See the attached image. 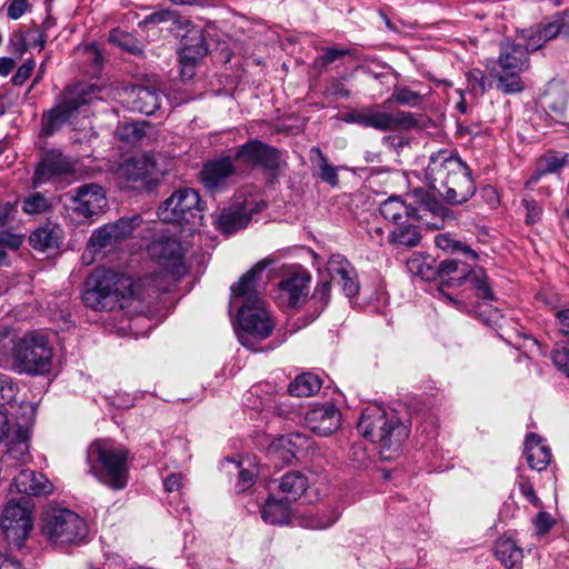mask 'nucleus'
I'll return each mask as SVG.
<instances>
[{
  "label": "nucleus",
  "instance_id": "28",
  "mask_svg": "<svg viewBox=\"0 0 569 569\" xmlns=\"http://www.w3.org/2000/svg\"><path fill=\"white\" fill-rule=\"evenodd\" d=\"M129 99L133 111L151 116L160 109L162 96L157 88L133 86L129 90Z\"/></svg>",
  "mask_w": 569,
  "mask_h": 569
},
{
  "label": "nucleus",
  "instance_id": "46",
  "mask_svg": "<svg viewBox=\"0 0 569 569\" xmlns=\"http://www.w3.org/2000/svg\"><path fill=\"white\" fill-rule=\"evenodd\" d=\"M561 36L560 30L558 28L557 19L555 14L550 18V21L538 26L535 33L531 36V44L535 48H539L542 43L555 39L556 37Z\"/></svg>",
  "mask_w": 569,
  "mask_h": 569
},
{
  "label": "nucleus",
  "instance_id": "61",
  "mask_svg": "<svg viewBox=\"0 0 569 569\" xmlns=\"http://www.w3.org/2000/svg\"><path fill=\"white\" fill-rule=\"evenodd\" d=\"M239 472H238V481H237V489L239 492H242L250 488L254 483L256 475L252 470L241 468L240 465H238Z\"/></svg>",
  "mask_w": 569,
  "mask_h": 569
},
{
  "label": "nucleus",
  "instance_id": "51",
  "mask_svg": "<svg viewBox=\"0 0 569 569\" xmlns=\"http://www.w3.org/2000/svg\"><path fill=\"white\" fill-rule=\"evenodd\" d=\"M18 385L4 373H0V409L7 410L6 405L16 400Z\"/></svg>",
  "mask_w": 569,
  "mask_h": 569
},
{
  "label": "nucleus",
  "instance_id": "19",
  "mask_svg": "<svg viewBox=\"0 0 569 569\" xmlns=\"http://www.w3.org/2000/svg\"><path fill=\"white\" fill-rule=\"evenodd\" d=\"M72 210L87 220H94L107 206L103 188L98 183L82 184L70 196Z\"/></svg>",
  "mask_w": 569,
  "mask_h": 569
},
{
  "label": "nucleus",
  "instance_id": "60",
  "mask_svg": "<svg viewBox=\"0 0 569 569\" xmlns=\"http://www.w3.org/2000/svg\"><path fill=\"white\" fill-rule=\"evenodd\" d=\"M30 8L28 0H12L7 7V16L12 20L20 19Z\"/></svg>",
  "mask_w": 569,
  "mask_h": 569
},
{
  "label": "nucleus",
  "instance_id": "23",
  "mask_svg": "<svg viewBox=\"0 0 569 569\" xmlns=\"http://www.w3.org/2000/svg\"><path fill=\"white\" fill-rule=\"evenodd\" d=\"M120 173L128 181L140 182L147 189L158 183L159 170L152 156L127 159L120 167Z\"/></svg>",
  "mask_w": 569,
  "mask_h": 569
},
{
  "label": "nucleus",
  "instance_id": "26",
  "mask_svg": "<svg viewBox=\"0 0 569 569\" xmlns=\"http://www.w3.org/2000/svg\"><path fill=\"white\" fill-rule=\"evenodd\" d=\"M569 164V153L558 150H548L536 160L533 173L526 182V188H532L538 181L551 173H559Z\"/></svg>",
  "mask_w": 569,
  "mask_h": 569
},
{
  "label": "nucleus",
  "instance_id": "62",
  "mask_svg": "<svg viewBox=\"0 0 569 569\" xmlns=\"http://www.w3.org/2000/svg\"><path fill=\"white\" fill-rule=\"evenodd\" d=\"M556 326L560 335L569 342V308L557 311Z\"/></svg>",
  "mask_w": 569,
  "mask_h": 569
},
{
  "label": "nucleus",
  "instance_id": "30",
  "mask_svg": "<svg viewBox=\"0 0 569 569\" xmlns=\"http://www.w3.org/2000/svg\"><path fill=\"white\" fill-rule=\"evenodd\" d=\"M310 277L307 273H293L279 283L281 297L287 298L290 307L301 305L307 297Z\"/></svg>",
  "mask_w": 569,
  "mask_h": 569
},
{
  "label": "nucleus",
  "instance_id": "14",
  "mask_svg": "<svg viewBox=\"0 0 569 569\" xmlns=\"http://www.w3.org/2000/svg\"><path fill=\"white\" fill-rule=\"evenodd\" d=\"M273 262L272 258H264L248 270L238 282L230 287L231 301L241 300L242 305L264 302L262 299V291L264 289L262 274Z\"/></svg>",
  "mask_w": 569,
  "mask_h": 569
},
{
  "label": "nucleus",
  "instance_id": "54",
  "mask_svg": "<svg viewBox=\"0 0 569 569\" xmlns=\"http://www.w3.org/2000/svg\"><path fill=\"white\" fill-rule=\"evenodd\" d=\"M339 516L340 513L336 508H326L312 517L307 526L311 529H326L332 526Z\"/></svg>",
  "mask_w": 569,
  "mask_h": 569
},
{
  "label": "nucleus",
  "instance_id": "27",
  "mask_svg": "<svg viewBox=\"0 0 569 569\" xmlns=\"http://www.w3.org/2000/svg\"><path fill=\"white\" fill-rule=\"evenodd\" d=\"M13 486L18 492L26 495L24 497L28 498L31 496H46L53 490V485L44 475L30 469L21 470L13 478Z\"/></svg>",
  "mask_w": 569,
  "mask_h": 569
},
{
  "label": "nucleus",
  "instance_id": "47",
  "mask_svg": "<svg viewBox=\"0 0 569 569\" xmlns=\"http://www.w3.org/2000/svg\"><path fill=\"white\" fill-rule=\"evenodd\" d=\"M51 208V200L41 192H33L22 200V211L27 214H42Z\"/></svg>",
  "mask_w": 569,
  "mask_h": 569
},
{
  "label": "nucleus",
  "instance_id": "53",
  "mask_svg": "<svg viewBox=\"0 0 569 569\" xmlns=\"http://www.w3.org/2000/svg\"><path fill=\"white\" fill-rule=\"evenodd\" d=\"M18 341L17 335L10 327H0V365L13 356V347Z\"/></svg>",
  "mask_w": 569,
  "mask_h": 569
},
{
  "label": "nucleus",
  "instance_id": "43",
  "mask_svg": "<svg viewBox=\"0 0 569 569\" xmlns=\"http://www.w3.org/2000/svg\"><path fill=\"white\" fill-rule=\"evenodd\" d=\"M141 221V217L136 214L132 217H122L113 223H108V226L113 233V239L119 243L128 239L133 230L140 226Z\"/></svg>",
  "mask_w": 569,
  "mask_h": 569
},
{
  "label": "nucleus",
  "instance_id": "5",
  "mask_svg": "<svg viewBox=\"0 0 569 569\" xmlns=\"http://www.w3.org/2000/svg\"><path fill=\"white\" fill-rule=\"evenodd\" d=\"M129 451L109 440H96L87 449L89 472L113 490H121L128 483Z\"/></svg>",
  "mask_w": 569,
  "mask_h": 569
},
{
  "label": "nucleus",
  "instance_id": "13",
  "mask_svg": "<svg viewBox=\"0 0 569 569\" xmlns=\"http://www.w3.org/2000/svg\"><path fill=\"white\" fill-rule=\"evenodd\" d=\"M238 323L241 329L238 336L243 345L244 337L266 339L274 329V321L266 302L241 305L238 311Z\"/></svg>",
  "mask_w": 569,
  "mask_h": 569
},
{
  "label": "nucleus",
  "instance_id": "36",
  "mask_svg": "<svg viewBox=\"0 0 569 569\" xmlns=\"http://www.w3.org/2000/svg\"><path fill=\"white\" fill-rule=\"evenodd\" d=\"M290 502L284 499L268 498L261 509V518L270 525H284L290 518Z\"/></svg>",
  "mask_w": 569,
  "mask_h": 569
},
{
  "label": "nucleus",
  "instance_id": "40",
  "mask_svg": "<svg viewBox=\"0 0 569 569\" xmlns=\"http://www.w3.org/2000/svg\"><path fill=\"white\" fill-rule=\"evenodd\" d=\"M321 388V379L310 372L296 377L288 387V392L295 397H311Z\"/></svg>",
  "mask_w": 569,
  "mask_h": 569
},
{
  "label": "nucleus",
  "instance_id": "63",
  "mask_svg": "<svg viewBox=\"0 0 569 569\" xmlns=\"http://www.w3.org/2000/svg\"><path fill=\"white\" fill-rule=\"evenodd\" d=\"M519 489L521 495L535 507H542V502L539 497L536 495L533 486L528 481H521L519 483Z\"/></svg>",
  "mask_w": 569,
  "mask_h": 569
},
{
  "label": "nucleus",
  "instance_id": "15",
  "mask_svg": "<svg viewBox=\"0 0 569 569\" xmlns=\"http://www.w3.org/2000/svg\"><path fill=\"white\" fill-rule=\"evenodd\" d=\"M150 254L174 280L188 272L184 262V251L176 238H162L154 241L149 248Z\"/></svg>",
  "mask_w": 569,
  "mask_h": 569
},
{
  "label": "nucleus",
  "instance_id": "35",
  "mask_svg": "<svg viewBox=\"0 0 569 569\" xmlns=\"http://www.w3.org/2000/svg\"><path fill=\"white\" fill-rule=\"evenodd\" d=\"M61 230L58 226L46 224L36 229L29 237L30 246L38 251L58 248Z\"/></svg>",
  "mask_w": 569,
  "mask_h": 569
},
{
  "label": "nucleus",
  "instance_id": "38",
  "mask_svg": "<svg viewBox=\"0 0 569 569\" xmlns=\"http://www.w3.org/2000/svg\"><path fill=\"white\" fill-rule=\"evenodd\" d=\"M409 272L425 281L436 280L437 261L431 256L415 252L407 260Z\"/></svg>",
  "mask_w": 569,
  "mask_h": 569
},
{
  "label": "nucleus",
  "instance_id": "6",
  "mask_svg": "<svg viewBox=\"0 0 569 569\" xmlns=\"http://www.w3.org/2000/svg\"><path fill=\"white\" fill-rule=\"evenodd\" d=\"M53 349L46 336L31 331L19 338L13 347V369L28 376H43L51 371Z\"/></svg>",
  "mask_w": 569,
  "mask_h": 569
},
{
  "label": "nucleus",
  "instance_id": "29",
  "mask_svg": "<svg viewBox=\"0 0 569 569\" xmlns=\"http://www.w3.org/2000/svg\"><path fill=\"white\" fill-rule=\"evenodd\" d=\"M525 456L532 470L542 471L551 461L550 448L537 433H528L525 440Z\"/></svg>",
  "mask_w": 569,
  "mask_h": 569
},
{
  "label": "nucleus",
  "instance_id": "37",
  "mask_svg": "<svg viewBox=\"0 0 569 569\" xmlns=\"http://www.w3.org/2000/svg\"><path fill=\"white\" fill-rule=\"evenodd\" d=\"M381 216L391 221L395 227L411 220L409 202H403L397 197L385 200L379 208Z\"/></svg>",
  "mask_w": 569,
  "mask_h": 569
},
{
  "label": "nucleus",
  "instance_id": "64",
  "mask_svg": "<svg viewBox=\"0 0 569 569\" xmlns=\"http://www.w3.org/2000/svg\"><path fill=\"white\" fill-rule=\"evenodd\" d=\"M562 37L569 38V10L555 13Z\"/></svg>",
  "mask_w": 569,
  "mask_h": 569
},
{
  "label": "nucleus",
  "instance_id": "25",
  "mask_svg": "<svg viewBox=\"0 0 569 569\" xmlns=\"http://www.w3.org/2000/svg\"><path fill=\"white\" fill-rule=\"evenodd\" d=\"M252 209H248L243 203H232L221 209L214 223L217 229L223 234H232L248 227L252 219Z\"/></svg>",
  "mask_w": 569,
  "mask_h": 569
},
{
  "label": "nucleus",
  "instance_id": "39",
  "mask_svg": "<svg viewBox=\"0 0 569 569\" xmlns=\"http://www.w3.org/2000/svg\"><path fill=\"white\" fill-rule=\"evenodd\" d=\"M415 220H409L406 223L396 226L390 232L389 241L396 246L406 248L417 247L421 240V234L418 227L413 223Z\"/></svg>",
  "mask_w": 569,
  "mask_h": 569
},
{
  "label": "nucleus",
  "instance_id": "12",
  "mask_svg": "<svg viewBox=\"0 0 569 569\" xmlns=\"http://www.w3.org/2000/svg\"><path fill=\"white\" fill-rule=\"evenodd\" d=\"M234 162L238 163L241 173L256 167L274 171L280 166V152L260 140H249L236 151Z\"/></svg>",
  "mask_w": 569,
  "mask_h": 569
},
{
  "label": "nucleus",
  "instance_id": "31",
  "mask_svg": "<svg viewBox=\"0 0 569 569\" xmlns=\"http://www.w3.org/2000/svg\"><path fill=\"white\" fill-rule=\"evenodd\" d=\"M312 176L335 188L339 184L338 167L332 166L319 147H311L309 151Z\"/></svg>",
  "mask_w": 569,
  "mask_h": 569
},
{
  "label": "nucleus",
  "instance_id": "16",
  "mask_svg": "<svg viewBox=\"0 0 569 569\" xmlns=\"http://www.w3.org/2000/svg\"><path fill=\"white\" fill-rule=\"evenodd\" d=\"M409 199L411 220L422 221L435 229L443 226L449 210L437 198L423 189H416Z\"/></svg>",
  "mask_w": 569,
  "mask_h": 569
},
{
  "label": "nucleus",
  "instance_id": "45",
  "mask_svg": "<svg viewBox=\"0 0 569 569\" xmlns=\"http://www.w3.org/2000/svg\"><path fill=\"white\" fill-rule=\"evenodd\" d=\"M311 440L307 436L293 432L279 438V445L284 448L291 457H297L311 447Z\"/></svg>",
  "mask_w": 569,
  "mask_h": 569
},
{
  "label": "nucleus",
  "instance_id": "32",
  "mask_svg": "<svg viewBox=\"0 0 569 569\" xmlns=\"http://www.w3.org/2000/svg\"><path fill=\"white\" fill-rule=\"evenodd\" d=\"M495 555L507 569H522L523 551L511 538L497 539Z\"/></svg>",
  "mask_w": 569,
  "mask_h": 569
},
{
  "label": "nucleus",
  "instance_id": "49",
  "mask_svg": "<svg viewBox=\"0 0 569 569\" xmlns=\"http://www.w3.org/2000/svg\"><path fill=\"white\" fill-rule=\"evenodd\" d=\"M520 71H505L498 76L497 89L505 94L519 93L523 90V83L519 77Z\"/></svg>",
  "mask_w": 569,
  "mask_h": 569
},
{
  "label": "nucleus",
  "instance_id": "44",
  "mask_svg": "<svg viewBox=\"0 0 569 569\" xmlns=\"http://www.w3.org/2000/svg\"><path fill=\"white\" fill-rule=\"evenodd\" d=\"M436 243L442 250L462 253L466 259L476 261L479 258L478 253L468 244L460 240L452 239L447 234H438L436 237Z\"/></svg>",
  "mask_w": 569,
  "mask_h": 569
},
{
  "label": "nucleus",
  "instance_id": "7",
  "mask_svg": "<svg viewBox=\"0 0 569 569\" xmlns=\"http://www.w3.org/2000/svg\"><path fill=\"white\" fill-rule=\"evenodd\" d=\"M204 203L197 190L180 188L158 208V216L164 222L177 223L193 231L202 224Z\"/></svg>",
  "mask_w": 569,
  "mask_h": 569
},
{
  "label": "nucleus",
  "instance_id": "48",
  "mask_svg": "<svg viewBox=\"0 0 569 569\" xmlns=\"http://www.w3.org/2000/svg\"><path fill=\"white\" fill-rule=\"evenodd\" d=\"M116 244H118V242L113 239V233L109 229L108 223L96 229L88 242V247L91 248L93 252H100L101 250Z\"/></svg>",
  "mask_w": 569,
  "mask_h": 569
},
{
  "label": "nucleus",
  "instance_id": "24",
  "mask_svg": "<svg viewBox=\"0 0 569 569\" xmlns=\"http://www.w3.org/2000/svg\"><path fill=\"white\" fill-rule=\"evenodd\" d=\"M237 173H241V171L238 163L234 162V157L227 156L206 163L200 176L204 187L214 190L223 186L228 178Z\"/></svg>",
  "mask_w": 569,
  "mask_h": 569
},
{
  "label": "nucleus",
  "instance_id": "20",
  "mask_svg": "<svg viewBox=\"0 0 569 569\" xmlns=\"http://www.w3.org/2000/svg\"><path fill=\"white\" fill-rule=\"evenodd\" d=\"M307 427L318 436L327 437L341 425V412L336 405L326 402L310 408L305 416Z\"/></svg>",
  "mask_w": 569,
  "mask_h": 569
},
{
  "label": "nucleus",
  "instance_id": "58",
  "mask_svg": "<svg viewBox=\"0 0 569 569\" xmlns=\"http://www.w3.org/2000/svg\"><path fill=\"white\" fill-rule=\"evenodd\" d=\"M522 203L527 210L526 223L533 224L540 220L542 216V209L533 199H523Z\"/></svg>",
  "mask_w": 569,
  "mask_h": 569
},
{
  "label": "nucleus",
  "instance_id": "2",
  "mask_svg": "<svg viewBox=\"0 0 569 569\" xmlns=\"http://www.w3.org/2000/svg\"><path fill=\"white\" fill-rule=\"evenodd\" d=\"M437 279L440 280L441 286L462 288L457 299L449 293H445L441 288L439 289L445 299L458 309L471 308L473 311H477L479 300L483 302L495 300L488 277L481 268L475 269L456 259H445L437 262Z\"/></svg>",
  "mask_w": 569,
  "mask_h": 569
},
{
  "label": "nucleus",
  "instance_id": "34",
  "mask_svg": "<svg viewBox=\"0 0 569 569\" xmlns=\"http://www.w3.org/2000/svg\"><path fill=\"white\" fill-rule=\"evenodd\" d=\"M308 486L309 481L303 473L289 471L280 478L278 488L284 495L282 499L291 503L305 493Z\"/></svg>",
  "mask_w": 569,
  "mask_h": 569
},
{
  "label": "nucleus",
  "instance_id": "33",
  "mask_svg": "<svg viewBox=\"0 0 569 569\" xmlns=\"http://www.w3.org/2000/svg\"><path fill=\"white\" fill-rule=\"evenodd\" d=\"M527 61V51L522 46L509 41L502 43L499 64L503 71H522Z\"/></svg>",
  "mask_w": 569,
  "mask_h": 569
},
{
  "label": "nucleus",
  "instance_id": "50",
  "mask_svg": "<svg viewBox=\"0 0 569 569\" xmlns=\"http://www.w3.org/2000/svg\"><path fill=\"white\" fill-rule=\"evenodd\" d=\"M421 94L408 87H395L388 101L396 102L401 106L416 107L421 101Z\"/></svg>",
  "mask_w": 569,
  "mask_h": 569
},
{
  "label": "nucleus",
  "instance_id": "57",
  "mask_svg": "<svg viewBox=\"0 0 569 569\" xmlns=\"http://www.w3.org/2000/svg\"><path fill=\"white\" fill-rule=\"evenodd\" d=\"M36 68L33 59H27L16 71L11 81L14 86H22L32 74Z\"/></svg>",
  "mask_w": 569,
  "mask_h": 569
},
{
  "label": "nucleus",
  "instance_id": "3",
  "mask_svg": "<svg viewBox=\"0 0 569 569\" xmlns=\"http://www.w3.org/2000/svg\"><path fill=\"white\" fill-rule=\"evenodd\" d=\"M358 431L376 443L382 460L395 459L408 439L410 429L397 412L378 406L366 408L358 421Z\"/></svg>",
  "mask_w": 569,
  "mask_h": 569
},
{
  "label": "nucleus",
  "instance_id": "42",
  "mask_svg": "<svg viewBox=\"0 0 569 569\" xmlns=\"http://www.w3.org/2000/svg\"><path fill=\"white\" fill-rule=\"evenodd\" d=\"M151 128L149 122L132 121L120 123L117 128L120 140L129 143H138L143 140L147 129Z\"/></svg>",
  "mask_w": 569,
  "mask_h": 569
},
{
  "label": "nucleus",
  "instance_id": "1",
  "mask_svg": "<svg viewBox=\"0 0 569 569\" xmlns=\"http://www.w3.org/2000/svg\"><path fill=\"white\" fill-rule=\"evenodd\" d=\"M425 178L428 186L452 206L466 203L477 191L471 169L451 150L441 149L430 156Z\"/></svg>",
  "mask_w": 569,
  "mask_h": 569
},
{
  "label": "nucleus",
  "instance_id": "4",
  "mask_svg": "<svg viewBox=\"0 0 569 569\" xmlns=\"http://www.w3.org/2000/svg\"><path fill=\"white\" fill-rule=\"evenodd\" d=\"M133 280L106 268L94 269L84 282L83 303L93 310L124 309L134 298Z\"/></svg>",
  "mask_w": 569,
  "mask_h": 569
},
{
  "label": "nucleus",
  "instance_id": "11",
  "mask_svg": "<svg viewBox=\"0 0 569 569\" xmlns=\"http://www.w3.org/2000/svg\"><path fill=\"white\" fill-rule=\"evenodd\" d=\"M32 503L28 497L10 500L3 508L0 519L1 529L6 538L14 543L24 541L32 527Z\"/></svg>",
  "mask_w": 569,
  "mask_h": 569
},
{
  "label": "nucleus",
  "instance_id": "10",
  "mask_svg": "<svg viewBox=\"0 0 569 569\" xmlns=\"http://www.w3.org/2000/svg\"><path fill=\"white\" fill-rule=\"evenodd\" d=\"M343 121L378 131L410 130L418 127L415 114L407 111L389 113L381 111L378 104L357 108L343 114Z\"/></svg>",
  "mask_w": 569,
  "mask_h": 569
},
{
  "label": "nucleus",
  "instance_id": "52",
  "mask_svg": "<svg viewBox=\"0 0 569 569\" xmlns=\"http://www.w3.org/2000/svg\"><path fill=\"white\" fill-rule=\"evenodd\" d=\"M469 89L475 94H483L491 88V80L480 69H472L467 73Z\"/></svg>",
  "mask_w": 569,
  "mask_h": 569
},
{
  "label": "nucleus",
  "instance_id": "55",
  "mask_svg": "<svg viewBox=\"0 0 569 569\" xmlns=\"http://www.w3.org/2000/svg\"><path fill=\"white\" fill-rule=\"evenodd\" d=\"M331 283L330 279H321L313 290L311 301L319 305L320 310H323L330 301Z\"/></svg>",
  "mask_w": 569,
  "mask_h": 569
},
{
  "label": "nucleus",
  "instance_id": "8",
  "mask_svg": "<svg viewBox=\"0 0 569 569\" xmlns=\"http://www.w3.org/2000/svg\"><path fill=\"white\" fill-rule=\"evenodd\" d=\"M93 89L78 83L67 88L57 97L56 104L41 117V133L50 137L74 117L82 106L90 103Z\"/></svg>",
  "mask_w": 569,
  "mask_h": 569
},
{
  "label": "nucleus",
  "instance_id": "41",
  "mask_svg": "<svg viewBox=\"0 0 569 569\" xmlns=\"http://www.w3.org/2000/svg\"><path fill=\"white\" fill-rule=\"evenodd\" d=\"M109 40L128 53L139 56L143 52L142 41L120 28H114L110 31Z\"/></svg>",
  "mask_w": 569,
  "mask_h": 569
},
{
  "label": "nucleus",
  "instance_id": "9",
  "mask_svg": "<svg viewBox=\"0 0 569 569\" xmlns=\"http://www.w3.org/2000/svg\"><path fill=\"white\" fill-rule=\"evenodd\" d=\"M42 532L53 543H79L86 539L88 527L74 511L50 508L42 518Z\"/></svg>",
  "mask_w": 569,
  "mask_h": 569
},
{
  "label": "nucleus",
  "instance_id": "17",
  "mask_svg": "<svg viewBox=\"0 0 569 569\" xmlns=\"http://www.w3.org/2000/svg\"><path fill=\"white\" fill-rule=\"evenodd\" d=\"M23 410L22 421H19L11 429L7 410L0 409V442L10 439L13 446L10 450H17L20 455H24L29 449L30 431L34 422L36 408L32 403L21 406Z\"/></svg>",
  "mask_w": 569,
  "mask_h": 569
},
{
  "label": "nucleus",
  "instance_id": "21",
  "mask_svg": "<svg viewBox=\"0 0 569 569\" xmlns=\"http://www.w3.org/2000/svg\"><path fill=\"white\" fill-rule=\"evenodd\" d=\"M327 272L331 282L337 283L346 297L358 295L360 284L355 267L346 257L339 253L331 254L327 262Z\"/></svg>",
  "mask_w": 569,
  "mask_h": 569
},
{
  "label": "nucleus",
  "instance_id": "18",
  "mask_svg": "<svg viewBox=\"0 0 569 569\" xmlns=\"http://www.w3.org/2000/svg\"><path fill=\"white\" fill-rule=\"evenodd\" d=\"M73 172L74 166L71 159L62 151L52 149L42 154L36 168L32 183L33 187H38L46 182L57 181Z\"/></svg>",
  "mask_w": 569,
  "mask_h": 569
},
{
  "label": "nucleus",
  "instance_id": "59",
  "mask_svg": "<svg viewBox=\"0 0 569 569\" xmlns=\"http://www.w3.org/2000/svg\"><path fill=\"white\" fill-rule=\"evenodd\" d=\"M538 535H546L555 525V520L547 511H540L533 520Z\"/></svg>",
  "mask_w": 569,
  "mask_h": 569
},
{
  "label": "nucleus",
  "instance_id": "22",
  "mask_svg": "<svg viewBox=\"0 0 569 569\" xmlns=\"http://www.w3.org/2000/svg\"><path fill=\"white\" fill-rule=\"evenodd\" d=\"M180 66L181 76L190 79L196 73V66L207 54L204 37L201 30L189 31L181 40Z\"/></svg>",
  "mask_w": 569,
  "mask_h": 569
},
{
  "label": "nucleus",
  "instance_id": "56",
  "mask_svg": "<svg viewBox=\"0 0 569 569\" xmlns=\"http://www.w3.org/2000/svg\"><path fill=\"white\" fill-rule=\"evenodd\" d=\"M551 359L555 366L569 378V347L557 345Z\"/></svg>",
  "mask_w": 569,
  "mask_h": 569
}]
</instances>
